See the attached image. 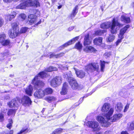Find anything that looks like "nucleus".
<instances>
[{
    "instance_id": "32",
    "label": "nucleus",
    "mask_w": 134,
    "mask_h": 134,
    "mask_svg": "<svg viewBox=\"0 0 134 134\" xmlns=\"http://www.w3.org/2000/svg\"><path fill=\"white\" fill-rule=\"evenodd\" d=\"M78 6L76 5L73 9L72 13L71 14V17H74L75 16L78 12Z\"/></svg>"
},
{
    "instance_id": "46",
    "label": "nucleus",
    "mask_w": 134,
    "mask_h": 134,
    "mask_svg": "<svg viewBox=\"0 0 134 134\" xmlns=\"http://www.w3.org/2000/svg\"><path fill=\"white\" fill-rule=\"evenodd\" d=\"M111 55V52H106L104 54V56L106 58H108Z\"/></svg>"
},
{
    "instance_id": "12",
    "label": "nucleus",
    "mask_w": 134,
    "mask_h": 134,
    "mask_svg": "<svg viewBox=\"0 0 134 134\" xmlns=\"http://www.w3.org/2000/svg\"><path fill=\"white\" fill-rule=\"evenodd\" d=\"M6 36L4 33L0 34V43L3 46H10L11 42L9 39H5Z\"/></svg>"
},
{
    "instance_id": "26",
    "label": "nucleus",
    "mask_w": 134,
    "mask_h": 134,
    "mask_svg": "<svg viewBox=\"0 0 134 134\" xmlns=\"http://www.w3.org/2000/svg\"><path fill=\"white\" fill-rule=\"evenodd\" d=\"M30 5L36 8L40 7V3L38 0H35L30 2Z\"/></svg>"
},
{
    "instance_id": "57",
    "label": "nucleus",
    "mask_w": 134,
    "mask_h": 134,
    "mask_svg": "<svg viewBox=\"0 0 134 134\" xmlns=\"http://www.w3.org/2000/svg\"><path fill=\"white\" fill-rule=\"evenodd\" d=\"M62 7V5H59L58 7V9H60Z\"/></svg>"
},
{
    "instance_id": "1",
    "label": "nucleus",
    "mask_w": 134,
    "mask_h": 134,
    "mask_svg": "<svg viewBox=\"0 0 134 134\" xmlns=\"http://www.w3.org/2000/svg\"><path fill=\"white\" fill-rule=\"evenodd\" d=\"M110 104L105 103L103 104L101 109L102 112L104 113V116L107 119V120H105L104 118L100 116H98L97 117V120L100 123L102 126L107 127L109 126L110 123L108 122L110 119V117L112 115L114 112V109L113 108H111L110 110Z\"/></svg>"
},
{
    "instance_id": "34",
    "label": "nucleus",
    "mask_w": 134,
    "mask_h": 134,
    "mask_svg": "<svg viewBox=\"0 0 134 134\" xmlns=\"http://www.w3.org/2000/svg\"><path fill=\"white\" fill-rule=\"evenodd\" d=\"M115 108L117 111H120L122 109V105L120 102L116 104Z\"/></svg>"
},
{
    "instance_id": "49",
    "label": "nucleus",
    "mask_w": 134,
    "mask_h": 134,
    "mask_svg": "<svg viewBox=\"0 0 134 134\" xmlns=\"http://www.w3.org/2000/svg\"><path fill=\"white\" fill-rule=\"evenodd\" d=\"M9 21H11L12 20V19L15 18L16 16V14L10 15H9Z\"/></svg>"
},
{
    "instance_id": "43",
    "label": "nucleus",
    "mask_w": 134,
    "mask_h": 134,
    "mask_svg": "<svg viewBox=\"0 0 134 134\" xmlns=\"http://www.w3.org/2000/svg\"><path fill=\"white\" fill-rule=\"evenodd\" d=\"M32 13L36 15L40 13V12L38 9H34L31 10Z\"/></svg>"
},
{
    "instance_id": "50",
    "label": "nucleus",
    "mask_w": 134,
    "mask_h": 134,
    "mask_svg": "<svg viewBox=\"0 0 134 134\" xmlns=\"http://www.w3.org/2000/svg\"><path fill=\"white\" fill-rule=\"evenodd\" d=\"M54 57L56 58V54L54 53H51L49 55V58H50Z\"/></svg>"
},
{
    "instance_id": "23",
    "label": "nucleus",
    "mask_w": 134,
    "mask_h": 134,
    "mask_svg": "<svg viewBox=\"0 0 134 134\" xmlns=\"http://www.w3.org/2000/svg\"><path fill=\"white\" fill-rule=\"evenodd\" d=\"M44 99L49 103H51L56 100V98L53 96H49L46 97Z\"/></svg>"
},
{
    "instance_id": "14",
    "label": "nucleus",
    "mask_w": 134,
    "mask_h": 134,
    "mask_svg": "<svg viewBox=\"0 0 134 134\" xmlns=\"http://www.w3.org/2000/svg\"><path fill=\"white\" fill-rule=\"evenodd\" d=\"M34 95L35 97L37 98H41L45 96L43 90L41 88L37 90Z\"/></svg>"
},
{
    "instance_id": "19",
    "label": "nucleus",
    "mask_w": 134,
    "mask_h": 134,
    "mask_svg": "<svg viewBox=\"0 0 134 134\" xmlns=\"http://www.w3.org/2000/svg\"><path fill=\"white\" fill-rule=\"evenodd\" d=\"M92 41L90 39V35L89 34H87L85 36L84 41L83 43L84 46L88 45L90 44Z\"/></svg>"
},
{
    "instance_id": "8",
    "label": "nucleus",
    "mask_w": 134,
    "mask_h": 134,
    "mask_svg": "<svg viewBox=\"0 0 134 134\" xmlns=\"http://www.w3.org/2000/svg\"><path fill=\"white\" fill-rule=\"evenodd\" d=\"M37 19V16L33 14L29 15L28 16V21L30 25H32L35 24V26L38 25L41 23V20H40L39 21L36 23Z\"/></svg>"
},
{
    "instance_id": "27",
    "label": "nucleus",
    "mask_w": 134,
    "mask_h": 134,
    "mask_svg": "<svg viewBox=\"0 0 134 134\" xmlns=\"http://www.w3.org/2000/svg\"><path fill=\"white\" fill-rule=\"evenodd\" d=\"M27 5L28 3L27 1H25L17 6V8L21 9H24L27 7Z\"/></svg>"
},
{
    "instance_id": "2",
    "label": "nucleus",
    "mask_w": 134,
    "mask_h": 134,
    "mask_svg": "<svg viewBox=\"0 0 134 134\" xmlns=\"http://www.w3.org/2000/svg\"><path fill=\"white\" fill-rule=\"evenodd\" d=\"M123 25V24L120 23L118 21V20H116V19L114 18L111 22H107L102 23L100 25V27L103 29L109 28L111 33L112 34H115L117 32V27L116 26L120 27H122Z\"/></svg>"
},
{
    "instance_id": "30",
    "label": "nucleus",
    "mask_w": 134,
    "mask_h": 134,
    "mask_svg": "<svg viewBox=\"0 0 134 134\" xmlns=\"http://www.w3.org/2000/svg\"><path fill=\"white\" fill-rule=\"evenodd\" d=\"M72 44V41L70 40L60 46L59 48H60V49L61 50L63 49H64L65 47H67Z\"/></svg>"
},
{
    "instance_id": "54",
    "label": "nucleus",
    "mask_w": 134,
    "mask_h": 134,
    "mask_svg": "<svg viewBox=\"0 0 134 134\" xmlns=\"http://www.w3.org/2000/svg\"><path fill=\"white\" fill-rule=\"evenodd\" d=\"M1 54L3 55V57L6 56L7 54H8L7 52H5L4 53H1Z\"/></svg>"
},
{
    "instance_id": "24",
    "label": "nucleus",
    "mask_w": 134,
    "mask_h": 134,
    "mask_svg": "<svg viewBox=\"0 0 134 134\" xmlns=\"http://www.w3.org/2000/svg\"><path fill=\"white\" fill-rule=\"evenodd\" d=\"M106 32L107 31L105 30H97L95 31L94 35L95 36H100Z\"/></svg>"
},
{
    "instance_id": "21",
    "label": "nucleus",
    "mask_w": 134,
    "mask_h": 134,
    "mask_svg": "<svg viewBox=\"0 0 134 134\" xmlns=\"http://www.w3.org/2000/svg\"><path fill=\"white\" fill-rule=\"evenodd\" d=\"M83 51L86 52L88 53L89 52H91L96 53L97 51L96 50L94 47L91 46H87L84 48Z\"/></svg>"
},
{
    "instance_id": "17",
    "label": "nucleus",
    "mask_w": 134,
    "mask_h": 134,
    "mask_svg": "<svg viewBox=\"0 0 134 134\" xmlns=\"http://www.w3.org/2000/svg\"><path fill=\"white\" fill-rule=\"evenodd\" d=\"M33 88L31 85H29L25 89V93L28 96H31L32 95Z\"/></svg>"
},
{
    "instance_id": "41",
    "label": "nucleus",
    "mask_w": 134,
    "mask_h": 134,
    "mask_svg": "<svg viewBox=\"0 0 134 134\" xmlns=\"http://www.w3.org/2000/svg\"><path fill=\"white\" fill-rule=\"evenodd\" d=\"M19 17L22 21L24 20L26 18V16L25 14L24 13H21L19 15Z\"/></svg>"
},
{
    "instance_id": "55",
    "label": "nucleus",
    "mask_w": 134,
    "mask_h": 134,
    "mask_svg": "<svg viewBox=\"0 0 134 134\" xmlns=\"http://www.w3.org/2000/svg\"><path fill=\"white\" fill-rule=\"evenodd\" d=\"M13 130H10L9 132V134H13Z\"/></svg>"
},
{
    "instance_id": "38",
    "label": "nucleus",
    "mask_w": 134,
    "mask_h": 134,
    "mask_svg": "<svg viewBox=\"0 0 134 134\" xmlns=\"http://www.w3.org/2000/svg\"><path fill=\"white\" fill-rule=\"evenodd\" d=\"M27 30V29L26 27L21 28L19 31V29L18 30V34L16 35V37L19 35L20 34L25 33Z\"/></svg>"
},
{
    "instance_id": "59",
    "label": "nucleus",
    "mask_w": 134,
    "mask_h": 134,
    "mask_svg": "<svg viewBox=\"0 0 134 134\" xmlns=\"http://www.w3.org/2000/svg\"><path fill=\"white\" fill-rule=\"evenodd\" d=\"M5 134H9L8 133H5Z\"/></svg>"
},
{
    "instance_id": "44",
    "label": "nucleus",
    "mask_w": 134,
    "mask_h": 134,
    "mask_svg": "<svg viewBox=\"0 0 134 134\" xmlns=\"http://www.w3.org/2000/svg\"><path fill=\"white\" fill-rule=\"evenodd\" d=\"M128 129L131 130H134V122L133 121L130 123Z\"/></svg>"
},
{
    "instance_id": "33",
    "label": "nucleus",
    "mask_w": 134,
    "mask_h": 134,
    "mask_svg": "<svg viewBox=\"0 0 134 134\" xmlns=\"http://www.w3.org/2000/svg\"><path fill=\"white\" fill-rule=\"evenodd\" d=\"M100 70L102 72H104V69L105 68V64L106 62L104 61L100 60Z\"/></svg>"
},
{
    "instance_id": "20",
    "label": "nucleus",
    "mask_w": 134,
    "mask_h": 134,
    "mask_svg": "<svg viewBox=\"0 0 134 134\" xmlns=\"http://www.w3.org/2000/svg\"><path fill=\"white\" fill-rule=\"evenodd\" d=\"M103 38L98 37L95 38L93 40L94 45L96 46H100L102 43Z\"/></svg>"
},
{
    "instance_id": "58",
    "label": "nucleus",
    "mask_w": 134,
    "mask_h": 134,
    "mask_svg": "<svg viewBox=\"0 0 134 134\" xmlns=\"http://www.w3.org/2000/svg\"><path fill=\"white\" fill-rule=\"evenodd\" d=\"M45 108H43L42 110L41 111V112L43 114L45 110Z\"/></svg>"
},
{
    "instance_id": "56",
    "label": "nucleus",
    "mask_w": 134,
    "mask_h": 134,
    "mask_svg": "<svg viewBox=\"0 0 134 134\" xmlns=\"http://www.w3.org/2000/svg\"><path fill=\"white\" fill-rule=\"evenodd\" d=\"M132 7H133V15H134V2H133L132 3Z\"/></svg>"
},
{
    "instance_id": "3",
    "label": "nucleus",
    "mask_w": 134,
    "mask_h": 134,
    "mask_svg": "<svg viewBox=\"0 0 134 134\" xmlns=\"http://www.w3.org/2000/svg\"><path fill=\"white\" fill-rule=\"evenodd\" d=\"M49 76V75L45 71H40L34 77L31 81V83L35 88H37L43 87L44 86L45 83L42 81L38 80V77L44 79Z\"/></svg>"
},
{
    "instance_id": "28",
    "label": "nucleus",
    "mask_w": 134,
    "mask_h": 134,
    "mask_svg": "<svg viewBox=\"0 0 134 134\" xmlns=\"http://www.w3.org/2000/svg\"><path fill=\"white\" fill-rule=\"evenodd\" d=\"M72 44V41L70 40L60 46L59 48H60V49L61 50L63 49H64L65 47H67Z\"/></svg>"
},
{
    "instance_id": "7",
    "label": "nucleus",
    "mask_w": 134,
    "mask_h": 134,
    "mask_svg": "<svg viewBox=\"0 0 134 134\" xmlns=\"http://www.w3.org/2000/svg\"><path fill=\"white\" fill-rule=\"evenodd\" d=\"M62 78L59 76H56L52 79L50 81V85L53 87H55L61 84Z\"/></svg>"
},
{
    "instance_id": "45",
    "label": "nucleus",
    "mask_w": 134,
    "mask_h": 134,
    "mask_svg": "<svg viewBox=\"0 0 134 134\" xmlns=\"http://www.w3.org/2000/svg\"><path fill=\"white\" fill-rule=\"evenodd\" d=\"M65 54L64 52H61L57 54H56V58H59L63 56Z\"/></svg>"
},
{
    "instance_id": "10",
    "label": "nucleus",
    "mask_w": 134,
    "mask_h": 134,
    "mask_svg": "<svg viewBox=\"0 0 134 134\" xmlns=\"http://www.w3.org/2000/svg\"><path fill=\"white\" fill-rule=\"evenodd\" d=\"M20 98L18 97H16L12 99L7 104L9 107L10 108H18L19 106L18 102L20 103Z\"/></svg>"
},
{
    "instance_id": "35",
    "label": "nucleus",
    "mask_w": 134,
    "mask_h": 134,
    "mask_svg": "<svg viewBox=\"0 0 134 134\" xmlns=\"http://www.w3.org/2000/svg\"><path fill=\"white\" fill-rule=\"evenodd\" d=\"M16 110L15 109H9L7 113L8 116H9L12 115H15L16 112Z\"/></svg>"
},
{
    "instance_id": "29",
    "label": "nucleus",
    "mask_w": 134,
    "mask_h": 134,
    "mask_svg": "<svg viewBox=\"0 0 134 134\" xmlns=\"http://www.w3.org/2000/svg\"><path fill=\"white\" fill-rule=\"evenodd\" d=\"M72 44V41L70 40L60 46L59 48H60V49L61 50L63 49H64L65 47H67Z\"/></svg>"
},
{
    "instance_id": "51",
    "label": "nucleus",
    "mask_w": 134,
    "mask_h": 134,
    "mask_svg": "<svg viewBox=\"0 0 134 134\" xmlns=\"http://www.w3.org/2000/svg\"><path fill=\"white\" fill-rule=\"evenodd\" d=\"M78 39V36H76L70 40L72 41V43H74L76 40H77Z\"/></svg>"
},
{
    "instance_id": "42",
    "label": "nucleus",
    "mask_w": 134,
    "mask_h": 134,
    "mask_svg": "<svg viewBox=\"0 0 134 134\" xmlns=\"http://www.w3.org/2000/svg\"><path fill=\"white\" fill-rule=\"evenodd\" d=\"M54 70V68L52 66H49L48 68H46L45 71L47 72H51Z\"/></svg>"
},
{
    "instance_id": "16",
    "label": "nucleus",
    "mask_w": 134,
    "mask_h": 134,
    "mask_svg": "<svg viewBox=\"0 0 134 134\" xmlns=\"http://www.w3.org/2000/svg\"><path fill=\"white\" fill-rule=\"evenodd\" d=\"M122 116V114L120 113L114 114L112 117H110V119L109 120H111V122H115L121 118Z\"/></svg>"
},
{
    "instance_id": "6",
    "label": "nucleus",
    "mask_w": 134,
    "mask_h": 134,
    "mask_svg": "<svg viewBox=\"0 0 134 134\" xmlns=\"http://www.w3.org/2000/svg\"><path fill=\"white\" fill-rule=\"evenodd\" d=\"M130 27V25H127L120 30L118 35V37L120 39H118L115 43L116 46H118L119 43L121 42L122 39L124 38V34Z\"/></svg>"
},
{
    "instance_id": "11",
    "label": "nucleus",
    "mask_w": 134,
    "mask_h": 134,
    "mask_svg": "<svg viewBox=\"0 0 134 134\" xmlns=\"http://www.w3.org/2000/svg\"><path fill=\"white\" fill-rule=\"evenodd\" d=\"M20 103L24 107H29L31 105L32 101L29 96L24 95L20 99Z\"/></svg>"
},
{
    "instance_id": "53",
    "label": "nucleus",
    "mask_w": 134,
    "mask_h": 134,
    "mask_svg": "<svg viewBox=\"0 0 134 134\" xmlns=\"http://www.w3.org/2000/svg\"><path fill=\"white\" fill-rule=\"evenodd\" d=\"M121 134H129L126 131H122L121 133Z\"/></svg>"
},
{
    "instance_id": "31",
    "label": "nucleus",
    "mask_w": 134,
    "mask_h": 134,
    "mask_svg": "<svg viewBox=\"0 0 134 134\" xmlns=\"http://www.w3.org/2000/svg\"><path fill=\"white\" fill-rule=\"evenodd\" d=\"M63 129L61 128H59L55 129L50 134H60L63 132Z\"/></svg>"
},
{
    "instance_id": "25",
    "label": "nucleus",
    "mask_w": 134,
    "mask_h": 134,
    "mask_svg": "<svg viewBox=\"0 0 134 134\" xmlns=\"http://www.w3.org/2000/svg\"><path fill=\"white\" fill-rule=\"evenodd\" d=\"M45 96L52 94L53 92V90L51 88L48 87L43 90Z\"/></svg>"
},
{
    "instance_id": "39",
    "label": "nucleus",
    "mask_w": 134,
    "mask_h": 134,
    "mask_svg": "<svg viewBox=\"0 0 134 134\" xmlns=\"http://www.w3.org/2000/svg\"><path fill=\"white\" fill-rule=\"evenodd\" d=\"M29 131L28 127L26 126L23 127L21 130L17 134H21L24 132L25 133H27Z\"/></svg>"
},
{
    "instance_id": "4",
    "label": "nucleus",
    "mask_w": 134,
    "mask_h": 134,
    "mask_svg": "<svg viewBox=\"0 0 134 134\" xmlns=\"http://www.w3.org/2000/svg\"><path fill=\"white\" fill-rule=\"evenodd\" d=\"M19 23L17 22H14L11 23V29L9 30L8 32L9 36L10 38L13 39L16 37V35L19 33Z\"/></svg>"
},
{
    "instance_id": "36",
    "label": "nucleus",
    "mask_w": 134,
    "mask_h": 134,
    "mask_svg": "<svg viewBox=\"0 0 134 134\" xmlns=\"http://www.w3.org/2000/svg\"><path fill=\"white\" fill-rule=\"evenodd\" d=\"M74 47L75 48L80 50L82 48V44L79 41L76 43Z\"/></svg>"
},
{
    "instance_id": "22",
    "label": "nucleus",
    "mask_w": 134,
    "mask_h": 134,
    "mask_svg": "<svg viewBox=\"0 0 134 134\" xmlns=\"http://www.w3.org/2000/svg\"><path fill=\"white\" fill-rule=\"evenodd\" d=\"M120 20L122 22L128 24L131 22V19L130 17L126 16L124 15H122L120 17Z\"/></svg>"
},
{
    "instance_id": "13",
    "label": "nucleus",
    "mask_w": 134,
    "mask_h": 134,
    "mask_svg": "<svg viewBox=\"0 0 134 134\" xmlns=\"http://www.w3.org/2000/svg\"><path fill=\"white\" fill-rule=\"evenodd\" d=\"M87 125L89 127L93 129V131H98L100 130L99 124L96 121H88Z\"/></svg>"
},
{
    "instance_id": "15",
    "label": "nucleus",
    "mask_w": 134,
    "mask_h": 134,
    "mask_svg": "<svg viewBox=\"0 0 134 134\" xmlns=\"http://www.w3.org/2000/svg\"><path fill=\"white\" fill-rule=\"evenodd\" d=\"M68 87L67 83L65 82L63 83L61 90L60 92L61 94L65 95L67 93V90Z\"/></svg>"
},
{
    "instance_id": "40",
    "label": "nucleus",
    "mask_w": 134,
    "mask_h": 134,
    "mask_svg": "<svg viewBox=\"0 0 134 134\" xmlns=\"http://www.w3.org/2000/svg\"><path fill=\"white\" fill-rule=\"evenodd\" d=\"M115 39V36L114 35L110 34L107 39V42H111L113 41Z\"/></svg>"
},
{
    "instance_id": "47",
    "label": "nucleus",
    "mask_w": 134,
    "mask_h": 134,
    "mask_svg": "<svg viewBox=\"0 0 134 134\" xmlns=\"http://www.w3.org/2000/svg\"><path fill=\"white\" fill-rule=\"evenodd\" d=\"M130 104L129 103H127L124 107V112H126L128 109H129V107Z\"/></svg>"
},
{
    "instance_id": "37",
    "label": "nucleus",
    "mask_w": 134,
    "mask_h": 134,
    "mask_svg": "<svg viewBox=\"0 0 134 134\" xmlns=\"http://www.w3.org/2000/svg\"><path fill=\"white\" fill-rule=\"evenodd\" d=\"M13 123V121L12 119H8V123L7 124L6 127L9 129H10L12 127Z\"/></svg>"
},
{
    "instance_id": "52",
    "label": "nucleus",
    "mask_w": 134,
    "mask_h": 134,
    "mask_svg": "<svg viewBox=\"0 0 134 134\" xmlns=\"http://www.w3.org/2000/svg\"><path fill=\"white\" fill-rule=\"evenodd\" d=\"M3 24V21L2 19L0 18V27H1Z\"/></svg>"
},
{
    "instance_id": "48",
    "label": "nucleus",
    "mask_w": 134,
    "mask_h": 134,
    "mask_svg": "<svg viewBox=\"0 0 134 134\" xmlns=\"http://www.w3.org/2000/svg\"><path fill=\"white\" fill-rule=\"evenodd\" d=\"M4 116L2 113L0 114V122H2L4 120Z\"/></svg>"
},
{
    "instance_id": "18",
    "label": "nucleus",
    "mask_w": 134,
    "mask_h": 134,
    "mask_svg": "<svg viewBox=\"0 0 134 134\" xmlns=\"http://www.w3.org/2000/svg\"><path fill=\"white\" fill-rule=\"evenodd\" d=\"M75 73L77 76L81 79H82L85 76L86 73L83 70H76Z\"/></svg>"
},
{
    "instance_id": "9",
    "label": "nucleus",
    "mask_w": 134,
    "mask_h": 134,
    "mask_svg": "<svg viewBox=\"0 0 134 134\" xmlns=\"http://www.w3.org/2000/svg\"><path fill=\"white\" fill-rule=\"evenodd\" d=\"M67 79L69 84L73 90L79 89L80 88V86L74 78L69 76L68 77Z\"/></svg>"
},
{
    "instance_id": "5",
    "label": "nucleus",
    "mask_w": 134,
    "mask_h": 134,
    "mask_svg": "<svg viewBox=\"0 0 134 134\" xmlns=\"http://www.w3.org/2000/svg\"><path fill=\"white\" fill-rule=\"evenodd\" d=\"M86 70L92 72L94 71L98 72H99V65L97 62H92L88 64L85 66Z\"/></svg>"
}]
</instances>
